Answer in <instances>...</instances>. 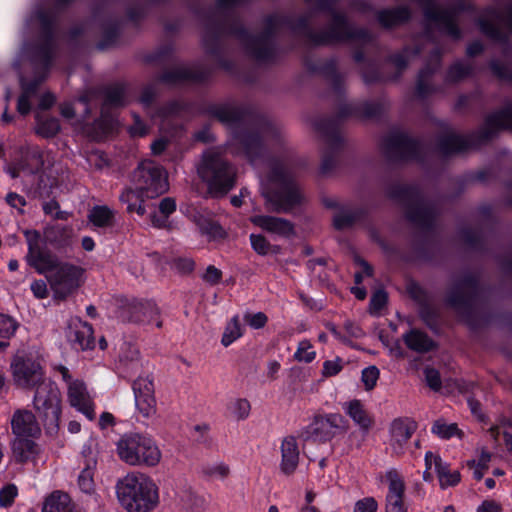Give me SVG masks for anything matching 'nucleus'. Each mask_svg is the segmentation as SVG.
I'll use <instances>...</instances> for the list:
<instances>
[{"instance_id": "nucleus-1", "label": "nucleus", "mask_w": 512, "mask_h": 512, "mask_svg": "<svg viewBox=\"0 0 512 512\" xmlns=\"http://www.w3.org/2000/svg\"><path fill=\"white\" fill-rule=\"evenodd\" d=\"M387 196L405 207V218L421 230V237L413 242L416 257L430 262L434 253L430 248L436 233L438 211L426 200L421 188L415 184H393L387 190Z\"/></svg>"}, {"instance_id": "nucleus-2", "label": "nucleus", "mask_w": 512, "mask_h": 512, "mask_svg": "<svg viewBox=\"0 0 512 512\" xmlns=\"http://www.w3.org/2000/svg\"><path fill=\"white\" fill-rule=\"evenodd\" d=\"M481 289L479 274L467 271L448 289L445 302L458 313L462 322L472 332H478L494 321L512 332L511 311L493 314L491 312H481L475 308Z\"/></svg>"}, {"instance_id": "nucleus-3", "label": "nucleus", "mask_w": 512, "mask_h": 512, "mask_svg": "<svg viewBox=\"0 0 512 512\" xmlns=\"http://www.w3.org/2000/svg\"><path fill=\"white\" fill-rule=\"evenodd\" d=\"M204 112L219 122L233 127L232 139L249 161L264 157L267 147L262 134L242 124L248 115V109L229 104H208Z\"/></svg>"}, {"instance_id": "nucleus-4", "label": "nucleus", "mask_w": 512, "mask_h": 512, "mask_svg": "<svg viewBox=\"0 0 512 512\" xmlns=\"http://www.w3.org/2000/svg\"><path fill=\"white\" fill-rule=\"evenodd\" d=\"M290 164V158L277 156L271 157L268 163L267 179L275 187L265 194V198L276 213H289L303 203V195Z\"/></svg>"}, {"instance_id": "nucleus-5", "label": "nucleus", "mask_w": 512, "mask_h": 512, "mask_svg": "<svg viewBox=\"0 0 512 512\" xmlns=\"http://www.w3.org/2000/svg\"><path fill=\"white\" fill-rule=\"evenodd\" d=\"M197 174L212 198L225 197L237 183V169L220 153L206 151L197 166Z\"/></svg>"}, {"instance_id": "nucleus-6", "label": "nucleus", "mask_w": 512, "mask_h": 512, "mask_svg": "<svg viewBox=\"0 0 512 512\" xmlns=\"http://www.w3.org/2000/svg\"><path fill=\"white\" fill-rule=\"evenodd\" d=\"M116 494L128 512H150L159 502L158 488L144 474L131 473L120 479Z\"/></svg>"}, {"instance_id": "nucleus-7", "label": "nucleus", "mask_w": 512, "mask_h": 512, "mask_svg": "<svg viewBox=\"0 0 512 512\" xmlns=\"http://www.w3.org/2000/svg\"><path fill=\"white\" fill-rule=\"evenodd\" d=\"M66 8L38 6L32 13L31 19L39 28V42L32 47L31 57L48 69L53 62L56 45L59 13Z\"/></svg>"}, {"instance_id": "nucleus-8", "label": "nucleus", "mask_w": 512, "mask_h": 512, "mask_svg": "<svg viewBox=\"0 0 512 512\" xmlns=\"http://www.w3.org/2000/svg\"><path fill=\"white\" fill-rule=\"evenodd\" d=\"M116 451L119 458L129 465L155 466L161 458L155 440L146 433L123 434L116 443Z\"/></svg>"}, {"instance_id": "nucleus-9", "label": "nucleus", "mask_w": 512, "mask_h": 512, "mask_svg": "<svg viewBox=\"0 0 512 512\" xmlns=\"http://www.w3.org/2000/svg\"><path fill=\"white\" fill-rule=\"evenodd\" d=\"M33 406L49 436L58 434L62 414L61 393L57 384L48 380L34 388Z\"/></svg>"}, {"instance_id": "nucleus-10", "label": "nucleus", "mask_w": 512, "mask_h": 512, "mask_svg": "<svg viewBox=\"0 0 512 512\" xmlns=\"http://www.w3.org/2000/svg\"><path fill=\"white\" fill-rule=\"evenodd\" d=\"M476 11V5L469 0H455L448 8H441L434 0V4L425 7L424 18L426 21L434 23L439 32L458 41L463 37L458 16L463 13L473 14Z\"/></svg>"}, {"instance_id": "nucleus-11", "label": "nucleus", "mask_w": 512, "mask_h": 512, "mask_svg": "<svg viewBox=\"0 0 512 512\" xmlns=\"http://www.w3.org/2000/svg\"><path fill=\"white\" fill-rule=\"evenodd\" d=\"M314 37L320 47L353 41L369 43L373 39L368 29L356 26L342 11L334 13L326 29L320 31Z\"/></svg>"}, {"instance_id": "nucleus-12", "label": "nucleus", "mask_w": 512, "mask_h": 512, "mask_svg": "<svg viewBox=\"0 0 512 512\" xmlns=\"http://www.w3.org/2000/svg\"><path fill=\"white\" fill-rule=\"evenodd\" d=\"M383 153L391 163H409L423 159L422 142L405 131H391L382 143Z\"/></svg>"}, {"instance_id": "nucleus-13", "label": "nucleus", "mask_w": 512, "mask_h": 512, "mask_svg": "<svg viewBox=\"0 0 512 512\" xmlns=\"http://www.w3.org/2000/svg\"><path fill=\"white\" fill-rule=\"evenodd\" d=\"M10 370L15 386L22 389L33 390L49 380L45 378L41 358L31 352H17L11 359Z\"/></svg>"}, {"instance_id": "nucleus-14", "label": "nucleus", "mask_w": 512, "mask_h": 512, "mask_svg": "<svg viewBox=\"0 0 512 512\" xmlns=\"http://www.w3.org/2000/svg\"><path fill=\"white\" fill-rule=\"evenodd\" d=\"M348 429L347 419L339 413L316 414L305 426L300 438L306 442L324 444L344 435Z\"/></svg>"}, {"instance_id": "nucleus-15", "label": "nucleus", "mask_w": 512, "mask_h": 512, "mask_svg": "<svg viewBox=\"0 0 512 512\" xmlns=\"http://www.w3.org/2000/svg\"><path fill=\"white\" fill-rule=\"evenodd\" d=\"M440 127H444L446 132L437 138L435 148L443 158L464 154L490 142L480 138V133L485 128V121L477 131L469 135L454 132L444 123H441Z\"/></svg>"}, {"instance_id": "nucleus-16", "label": "nucleus", "mask_w": 512, "mask_h": 512, "mask_svg": "<svg viewBox=\"0 0 512 512\" xmlns=\"http://www.w3.org/2000/svg\"><path fill=\"white\" fill-rule=\"evenodd\" d=\"M132 183L145 191L148 198H157L168 188V174L163 166L153 162H142L133 173Z\"/></svg>"}, {"instance_id": "nucleus-17", "label": "nucleus", "mask_w": 512, "mask_h": 512, "mask_svg": "<svg viewBox=\"0 0 512 512\" xmlns=\"http://www.w3.org/2000/svg\"><path fill=\"white\" fill-rule=\"evenodd\" d=\"M117 314L122 322L149 324L159 318L160 309L152 300L121 296L117 299Z\"/></svg>"}, {"instance_id": "nucleus-18", "label": "nucleus", "mask_w": 512, "mask_h": 512, "mask_svg": "<svg viewBox=\"0 0 512 512\" xmlns=\"http://www.w3.org/2000/svg\"><path fill=\"white\" fill-rule=\"evenodd\" d=\"M85 270L69 262H60L49 277L50 286L58 300H65L83 283Z\"/></svg>"}, {"instance_id": "nucleus-19", "label": "nucleus", "mask_w": 512, "mask_h": 512, "mask_svg": "<svg viewBox=\"0 0 512 512\" xmlns=\"http://www.w3.org/2000/svg\"><path fill=\"white\" fill-rule=\"evenodd\" d=\"M224 25V33L238 38L245 46L247 53L257 61H268L273 55V49L268 46L259 47L253 43V34L237 20Z\"/></svg>"}, {"instance_id": "nucleus-20", "label": "nucleus", "mask_w": 512, "mask_h": 512, "mask_svg": "<svg viewBox=\"0 0 512 512\" xmlns=\"http://www.w3.org/2000/svg\"><path fill=\"white\" fill-rule=\"evenodd\" d=\"M512 131V102L485 117V128L480 133L484 141H492L501 131Z\"/></svg>"}, {"instance_id": "nucleus-21", "label": "nucleus", "mask_w": 512, "mask_h": 512, "mask_svg": "<svg viewBox=\"0 0 512 512\" xmlns=\"http://www.w3.org/2000/svg\"><path fill=\"white\" fill-rule=\"evenodd\" d=\"M388 492L386 495V512H407L404 504L405 483L396 469L386 472Z\"/></svg>"}, {"instance_id": "nucleus-22", "label": "nucleus", "mask_w": 512, "mask_h": 512, "mask_svg": "<svg viewBox=\"0 0 512 512\" xmlns=\"http://www.w3.org/2000/svg\"><path fill=\"white\" fill-rule=\"evenodd\" d=\"M438 60L435 64L426 62L416 75L414 96L418 100H425L429 96L437 93L439 87L432 83V79L440 67V53L437 52Z\"/></svg>"}, {"instance_id": "nucleus-23", "label": "nucleus", "mask_w": 512, "mask_h": 512, "mask_svg": "<svg viewBox=\"0 0 512 512\" xmlns=\"http://www.w3.org/2000/svg\"><path fill=\"white\" fill-rule=\"evenodd\" d=\"M375 18L382 29L390 31L410 22L412 11L407 5H397L376 10Z\"/></svg>"}, {"instance_id": "nucleus-24", "label": "nucleus", "mask_w": 512, "mask_h": 512, "mask_svg": "<svg viewBox=\"0 0 512 512\" xmlns=\"http://www.w3.org/2000/svg\"><path fill=\"white\" fill-rule=\"evenodd\" d=\"M68 400L70 405L85 415L88 420H94V404L89 398L86 385L83 381L74 380L69 384Z\"/></svg>"}, {"instance_id": "nucleus-25", "label": "nucleus", "mask_w": 512, "mask_h": 512, "mask_svg": "<svg viewBox=\"0 0 512 512\" xmlns=\"http://www.w3.org/2000/svg\"><path fill=\"white\" fill-rule=\"evenodd\" d=\"M136 407L145 418H149L156 412V400L153 395L154 388L152 381L141 378L133 383Z\"/></svg>"}, {"instance_id": "nucleus-26", "label": "nucleus", "mask_w": 512, "mask_h": 512, "mask_svg": "<svg viewBox=\"0 0 512 512\" xmlns=\"http://www.w3.org/2000/svg\"><path fill=\"white\" fill-rule=\"evenodd\" d=\"M11 429L15 437L37 438L41 434L36 416L28 410H17L11 419Z\"/></svg>"}, {"instance_id": "nucleus-27", "label": "nucleus", "mask_w": 512, "mask_h": 512, "mask_svg": "<svg viewBox=\"0 0 512 512\" xmlns=\"http://www.w3.org/2000/svg\"><path fill=\"white\" fill-rule=\"evenodd\" d=\"M250 221L262 230L281 237L289 238L295 234L294 224L285 218L270 215H254L250 218Z\"/></svg>"}, {"instance_id": "nucleus-28", "label": "nucleus", "mask_w": 512, "mask_h": 512, "mask_svg": "<svg viewBox=\"0 0 512 512\" xmlns=\"http://www.w3.org/2000/svg\"><path fill=\"white\" fill-rule=\"evenodd\" d=\"M128 85L125 82H115L102 86L99 93L103 97L102 110L120 109L129 104L127 95Z\"/></svg>"}, {"instance_id": "nucleus-29", "label": "nucleus", "mask_w": 512, "mask_h": 512, "mask_svg": "<svg viewBox=\"0 0 512 512\" xmlns=\"http://www.w3.org/2000/svg\"><path fill=\"white\" fill-rule=\"evenodd\" d=\"M44 240L59 253H67L73 244V229L67 225H54L44 231Z\"/></svg>"}, {"instance_id": "nucleus-30", "label": "nucleus", "mask_w": 512, "mask_h": 512, "mask_svg": "<svg viewBox=\"0 0 512 512\" xmlns=\"http://www.w3.org/2000/svg\"><path fill=\"white\" fill-rule=\"evenodd\" d=\"M147 193L142 189H139L137 184L133 186L125 187L120 196L119 200L121 203L126 204V211L129 214L136 213L142 217L146 214V200H149Z\"/></svg>"}, {"instance_id": "nucleus-31", "label": "nucleus", "mask_w": 512, "mask_h": 512, "mask_svg": "<svg viewBox=\"0 0 512 512\" xmlns=\"http://www.w3.org/2000/svg\"><path fill=\"white\" fill-rule=\"evenodd\" d=\"M315 129L322 134L328 146L335 150L343 147V137L340 133V123L334 116L321 117L315 121Z\"/></svg>"}, {"instance_id": "nucleus-32", "label": "nucleus", "mask_w": 512, "mask_h": 512, "mask_svg": "<svg viewBox=\"0 0 512 512\" xmlns=\"http://www.w3.org/2000/svg\"><path fill=\"white\" fill-rule=\"evenodd\" d=\"M280 16L277 14L268 15L264 19V29L259 35H253V43L254 45H258L259 47L268 46L273 49V55L268 61H262L263 63L273 62L276 58L277 49L274 41L276 31L278 27H283L280 24Z\"/></svg>"}, {"instance_id": "nucleus-33", "label": "nucleus", "mask_w": 512, "mask_h": 512, "mask_svg": "<svg viewBox=\"0 0 512 512\" xmlns=\"http://www.w3.org/2000/svg\"><path fill=\"white\" fill-rule=\"evenodd\" d=\"M406 347L414 352L425 354L437 349L438 344L424 331L411 328L402 336Z\"/></svg>"}, {"instance_id": "nucleus-34", "label": "nucleus", "mask_w": 512, "mask_h": 512, "mask_svg": "<svg viewBox=\"0 0 512 512\" xmlns=\"http://www.w3.org/2000/svg\"><path fill=\"white\" fill-rule=\"evenodd\" d=\"M299 464V448L294 436L284 438L281 444V472L292 475Z\"/></svg>"}, {"instance_id": "nucleus-35", "label": "nucleus", "mask_w": 512, "mask_h": 512, "mask_svg": "<svg viewBox=\"0 0 512 512\" xmlns=\"http://www.w3.org/2000/svg\"><path fill=\"white\" fill-rule=\"evenodd\" d=\"M42 512H81L68 493L55 490L43 502Z\"/></svg>"}, {"instance_id": "nucleus-36", "label": "nucleus", "mask_w": 512, "mask_h": 512, "mask_svg": "<svg viewBox=\"0 0 512 512\" xmlns=\"http://www.w3.org/2000/svg\"><path fill=\"white\" fill-rule=\"evenodd\" d=\"M11 449L15 462L19 464L35 459L40 453L39 445L30 437H15Z\"/></svg>"}, {"instance_id": "nucleus-37", "label": "nucleus", "mask_w": 512, "mask_h": 512, "mask_svg": "<svg viewBox=\"0 0 512 512\" xmlns=\"http://www.w3.org/2000/svg\"><path fill=\"white\" fill-rule=\"evenodd\" d=\"M280 24L289 28L294 33L304 36L312 46L320 47V44L315 40V35L319 32H315L310 26V19L306 15H301L296 19L291 16L282 15L280 16Z\"/></svg>"}, {"instance_id": "nucleus-38", "label": "nucleus", "mask_w": 512, "mask_h": 512, "mask_svg": "<svg viewBox=\"0 0 512 512\" xmlns=\"http://www.w3.org/2000/svg\"><path fill=\"white\" fill-rule=\"evenodd\" d=\"M93 327L91 324L84 322L80 326L70 330L68 339L72 347L76 350H89L95 346V338L93 335Z\"/></svg>"}, {"instance_id": "nucleus-39", "label": "nucleus", "mask_w": 512, "mask_h": 512, "mask_svg": "<svg viewBox=\"0 0 512 512\" xmlns=\"http://www.w3.org/2000/svg\"><path fill=\"white\" fill-rule=\"evenodd\" d=\"M344 410L363 433H367L370 430L373 425V418L360 400L354 399L349 401L345 404Z\"/></svg>"}, {"instance_id": "nucleus-40", "label": "nucleus", "mask_w": 512, "mask_h": 512, "mask_svg": "<svg viewBox=\"0 0 512 512\" xmlns=\"http://www.w3.org/2000/svg\"><path fill=\"white\" fill-rule=\"evenodd\" d=\"M102 35L97 42L96 47L100 51L107 50L115 46L122 34L121 23L119 20H110L101 25Z\"/></svg>"}, {"instance_id": "nucleus-41", "label": "nucleus", "mask_w": 512, "mask_h": 512, "mask_svg": "<svg viewBox=\"0 0 512 512\" xmlns=\"http://www.w3.org/2000/svg\"><path fill=\"white\" fill-rule=\"evenodd\" d=\"M416 430V423L408 419L398 418L392 422V440L402 448L412 437Z\"/></svg>"}, {"instance_id": "nucleus-42", "label": "nucleus", "mask_w": 512, "mask_h": 512, "mask_svg": "<svg viewBox=\"0 0 512 512\" xmlns=\"http://www.w3.org/2000/svg\"><path fill=\"white\" fill-rule=\"evenodd\" d=\"M367 217V211L364 208H357L355 210H342L333 217V227L342 231L351 228L359 221Z\"/></svg>"}, {"instance_id": "nucleus-43", "label": "nucleus", "mask_w": 512, "mask_h": 512, "mask_svg": "<svg viewBox=\"0 0 512 512\" xmlns=\"http://www.w3.org/2000/svg\"><path fill=\"white\" fill-rule=\"evenodd\" d=\"M88 220L98 228H110L114 226L115 213L106 205H96L90 210Z\"/></svg>"}, {"instance_id": "nucleus-44", "label": "nucleus", "mask_w": 512, "mask_h": 512, "mask_svg": "<svg viewBox=\"0 0 512 512\" xmlns=\"http://www.w3.org/2000/svg\"><path fill=\"white\" fill-rule=\"evenodd\" d=\"M222 34H224L223 23L221 21H215L212 23V31L210 35L203 38L205 52L214 58L223 53L220 43V37Z\"/></svg>"}, {"instance_id": "nucleus-45", "label": "nucleus", "mask_w": 512, "mask_h": 512, "mask_svg": "<svg viewBox=\"0 0 512 512\" xmlns=\"http://www.w3.org/2000/svg\"><path fill=\"white\" fill-rule=\"evenodd\" d=\"M474 75V68L470 64H465L460 60L453 62L445 74L447 84H457Z\"/></svg>"}, {"instance_id": "nucleus-46", "label": "nucleus", "mask_w": 512, "mask_h": 512, "mask_svg": "<svg viewBox=\"0 0 512 512\" xmlns=\"http://www.w3.org/2000/svg\"><path fill=\"white\" fill-rule=\"evenodd\" d=\"M477 25L481 33L486 37L504 45L509 44V35L490 19L479 17L477 19Z\"/></svg>"}, {"instance_id": "nucleus-47", "label": "nucleus", "mask_w": 512, "mask_h": 512, "mask_svg": "<svg viewBox=\"0 0 512 512\" xmlns=\"http://www.w3.org/2000/svg\"><path fill=\"white\" fill-rule=\"evenodd\" d=\"M436 473L442 489L454 487L461 481V474L458 470L451 471L449 465L444 463L441 457L436 458Z\"/></svg>"}, {"instance_id": "nucleus-48", "label": "nucleus", "mask_w": 512, "mask_h": 512, "mask_svg": "<svg viewBox=\"0 0 512 512\" xmlns=\"http://www.w3.org/2000/svg\"><path fill=\"white\" fill-rule=\"evenodd\" d=\"M460 239L470 249L477 252H484L486 250V241L480 230L471 227H463L458 232Z\"/></svg>"}, {"instance_id": "nucleus-49", "label": "nucleus", "mask_w": 512, "mask_h": 512, "mask_svg": "<svg viewBox=\"0 0 512 512\" xmlns=\"http://www.w3.org/2000/svg\"><path fill=\"white\" fill-rule=\"evenodd\" d=\"M60 130L61 126L58 118L53 116H36L35 132L42 138H53L60 132Z\"/></svg>"}, {"instance_id": "nucleus-50", "label": "nucleus", "mask_w": 512, "mask_h": 512, "mask_svg": "<svg viewBox=\"0 0 512 512\" xmlns=\"http://www.w3.org/2000/svg\"><path fill=\"white\" fill-rule=\"evenodd\" d=\"M96 460L89 459L85 467L78 475V486L83 493L92 494L95 491L94 473L96 469Z\"/></svg>"}, {"instance_id": "nucleus-51", "label": "nucleus", "mask_w": 512, "mask_h": 512, "mask_svg": "<svg viewBox=\"0 0 512 512\" xmlns=\"http://www.w3.org/2000/svg\"><path fill=\"white\" fill-rule=\"evenodd\" d=\"M419 317L421 321L432 332L436 333L440 328V313L428 302H423L419 307Z\"/></svg>"}, {"instance_id": "nucleus-52", "label": "nucleus", "mask_w": 512, "mask_h": 512, "mask_svg": "<svg viewBox=\"0 0 512 512\" xmlns=\"http://www.w3.org/2000/svg\"><path fill=\"white\" fill-rule=\"evenodd\" d=\"M408 53L409 47L406 46L402 51L392 53L386 57L385 61L394 65L397 70V72L390 77V80L397 81L407 69L409 65Z\"/></svg>"}, {"instance_id": "nucleus-53", "label": "nucleus", "mask_w": 512, "mask_h": 512, "mask_svg": "<svg viewBox=\"0 0 512 512\" xmlns=\"http://www.w3.org/2000/svg\"><path fill=\"white\" fill-rule=\"evenodd\" d=\"M60 262L52 256L49 251L38 253L37 257L33 258L28 264L33 267L39 274L45 272H53Z\"/></svg>"}, {"instance_id": "nucleus-54", "label": "nucleus", "mask_w": 512, "mask_h": 512, "mask_svg": "<svg viewBox=\"0 0 512 512\" xmlns=\"http://www.w3.org/2000/svg\"><path fill=\"white\" fill-rule=\"evenodd\" d=\"M305 66L311 73L319 74L326 80H330L338 73H340L337 68V63L334 59L326 60L322 64H316L311 60H306Z\"/></svg>"}, {"instance_id": "nucleus-55", "label": "nucleus", "mask_w": 512, "mask_h": 512, "mask_svg": "<svg viewBox=\"0 0 512 512\" xmlns=\"http://www.w3.org/2000/svg\"><path fill=\"white\" fill-rule=\"evenodd\" d=\"M244 328L242 327L239 317L234 316L230 322H228L224 333L221 338V344L224 347L230 346L233 342L239 339L243 335Z\"/></svg>"}, {"instance_id": "nucleus-56", "label": "nucleus", "mask_w": 512, "mask_h": 512, "mask_svg": "<svg viewBox=\"0 0 512 512\" xmlns=\"http://www.w3.org/2000/svg\"><path fill=\"white\" fill-rule=\"evenodd\" d=\"M199 229L203 235L213 240H221L226 238L227 233L223 227L215 220L205 218L199 221Z\"/></svg>"}, {"instance_id": "nucleus-57", "label": "nucleus", "mask_w": 512, "mask_h": 512, "mask_svg": "<svg viewBox=\"0 0 512 512\" xmlns=\"http://www.w3.org/2000/svg\"><path fill=\"white\" fill-rule=\"evenodd\" d=\"M357 118L373 119L379 118L383 113L381 103L364 100L356 103Z\"/></svg>"}, {"instance_id": "nucleus-58", "label": "nucleus", "mask_w": 512, "mask_h": 512, "mask_svg": "<svg viewBox=\"0 0 512 512\" xmlns=\"http://www.w3.org/2000/svg\"><path fill=\"white\" fill-rule=\"evenodd\" d=\"M361 74L363 81L368 85L383 83L387 80L380 67L373 61L366 62L362 68Z\"/></svg>"}, {"instance_id": "nucleus-59", "label": "nucleus", "mask_w": 512, "mask_h": 512, "mask_svg": "<svg viewBox=\"0 0 512 512\" xmlns=\"http://www.w3.org/2000/svg\"><path fill=\"white\" fill-rule=\"evenodd\" d=\"M431 432L444 440H448L454 436H460L462 434L456 423L447 424L440 420L433 423Z\"/></svg>"}, {"instance_id": "nucleus-60", "label": "nucleus", "mask_w": 512, "mask_h": 512, "mask_svg": "<svg viewBox=\"0 0 512 512\" xmlns=\"http://www.w3.org/2000/svg\"><path fill=\"white\" fill-rule=\"evenodd\" d=\"M250 244L252 249L261 256L268 255L271 251L276 252L278 247L273 246L262 234H250Z\"/></svg>"}, {"instance_id": "nucleus-61", "label": "nucleus", "mask_w": 512, "mask_h": 512, "mask_svg": "<svg viewBox=\"0 0 512 512\" xmlns=\"http://www.w3.org/2000/svg\"><path fill=\"white\" fill-rule=\"evenodd\" d=\"M157 81L167 85H177L187 81L186 68L165 70L157 77Z\"/></svg>"}, {"instance_id": "nucleus-62", "label": "nucleus", "mask_w": 512, "mask_h": 512, "mask_svg": "<svg viewBox=\"0 0 512 512\" xmlns=\"http://www.w3.org/2000/svg\"><path fill=\"white\" fill-rule=\"evenodd\" d=\"M19 327L18 321L10 315L0 313V338L9 340Z\"/></svg>"}, {"instance_id": "nucleus-63", "label": "nucleus", "mask_w": 512, "mask_h": 512, "mask_svg": "<svg viewBox=\"0 0 512 512\" xmlns=\"http://www.w3.org/2000/svg\"><path fill=\"white\" fill-rule=\"evenodd\" d=\"M340 150H335L328 146V149L323 153L321 164L319 167V174L325 176L332 172L336 166V157Z\"/></svg>"}, {"instance_id": "nucleus-64", "label": "nucleus", "mask_w": 512, "mask_h": 512, "mask_svg": "<svg viewBox=\"0 0 512 512\" xmlns=\"http://www.w3.org/2000/svg\"><path fill=\"white\" fill-rule=\"evenodd\" d=\"M491 73L498 79L512 83V70L497 59L489 61Z\"/></svg>"}]
</instances>
